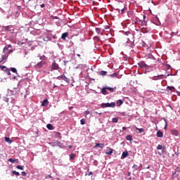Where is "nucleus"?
Masks as SVG:
<instances>
[{
    "label": "nucleus",
    "instance_id": "nucleus-1",
    "mask_svg": "<svg viewBox=\"0 0 180 180\" xmlns=\"http://www.w3.org/2000/svg\"><path fill=\"white\" fill-rule=\"evenodd\" d=\"M116 106V103L115 102L112 103H103L101 104V108H115Z\"/></svg>",
    "mask_w": 180,
    "mask_h": 180
},
{
    "label": "nucleus",
    "instance_id": "nucleus-2",
    "mask_svg": "<svg viewBox=\"0 0 180 180\" xmlns=\"http://www.w3.org/2000/svg\"><path fill=\"white\" fill-rule=\"evenodd\" d=\"M60 69V66H58V65L57 64V63L53 62L51 65V70H59Z\"/></svg>",
    "mask_w": 180,
    "mask_h": 180
},
{
    "label": "nucleus",
    "instance_id": "nucleus-3",
    "mask_svg": "<svg viewBox=\"0 0 180 180\" xmlns=\"http://www.w3.org/2000/svg\"><path fill=\"white\" fill-rule=\"evenodd\" d=\"M101 93L103 94V95H109V92H108V89L107 87H103L101 89Z\"/></svg>",
    "mask_w": 180,
    "mask_h": 180
},
{
    "label": "nucleus",
    "instance_id": "nucleus-4",
    "mask_svg": "<svg viewBox=\"0 0 180 180\" xmlns=\"http://www.w3.org/2000/svg\"><path fill=\"white\" fill-rule=\"evenodd\" d=\"M171 133L173 134V136H179V132L176 129H172Z\"/></svg>",
    "mask_w": 180,
    "mask_h": 180
},
{
    "label": "nucleus",
    "instance_id": "nucleus-5",
    "mask_svg": "<svg viewBox=\"0 0 180 180\" xmlns=\"http://www.w3.org/2000/svg\"><path fill=\"white\" fill-rule=\"evenodd\" d=\"M138 64L141 68H146L147 67V65L144 62H141Z\"/></svg>",
    "mask_w": 180,
    "mask_h": 180
},
{
    "label": "nucleus",
    "instance_id": "nucleus-6",
    "mask_svg": "<svg viewBox=\"0 0 180 180\" xmlns=\"http://www.w3.org/2000/svg\"><path fill=\"white\" fill-rule=\"evenodd\" d=\"M105 154H107V155H112L113 154V149L112 148H109V151H106Z\"/></svg>",
    "mask_w": 180,
    "mask_h": 180
},
{
    "label": "nucleus",
    "instance_id": "nucleus-7",
    "mask_svg": "<svg viewBox=\"0 0 180 180\" xmlns=\"http://www.w3.org/2000/svg\"><path fill=\"white\" fill-rule=\"evenodd\" d=\"M127 157H129V152H123L122 154V158H126Z\"/></svg>",
    "mask_w": 180,
    "mask_h": 180
},
{
    "label": "nucleus",
    "instance_id": "nucleus-8",
    "mask_svg": "<svg viewBox=\"0 0 180 180\" xmlns=\"http://www.w3.org/2000/svg\"><path fill=\"white\" fill-rule=\"evenodd\" d=\"M46 105H49V100L45 99L41 103V106H46Z\"/></svg>",
    "mask_w": 180,
    "mask_h": 180
},
{
    "label": "nucleus",
    "instance_id": "nucleus-9",
    "mask_svg": "<svg viewBox=\"0 0 180 180\" xmlns=\"http://www.w3.org/2000/svg\"><path fill=\"white\" fill-rule=\"evenodd\" d=\"M157 136H158V137H160V139H161L162 137L164 136V134L162 133V131H158L157 132Z\"/></svg>",
    "mask_w": 180,
    "mask_h": 180
},
{
    "label": "nucleus",
    "instance_id": "nucleus-10",
    "mask_svg": "<svg viewBox=\"0 0 180 180\" xmlns=\"http://www.w3.org/2000/svg\"><path fill=\"white\" fill-rule=\"evenodd\" d=\"M43 67V63L39 62L35 65V68H41Z\"/></svg>",
    "mask_w": 180,
    "mask_h": 180
},
{
    "label": "nucleus",
    "instance_id": "nucleus-11",
    "mask_svg": "<svg viewBox=\"0 0 180 180\" xmlns=\"http://www.w3.org/2000/svg\"><path fill=\"white\" fill-rule=\"evenodd\" d=\"M108 91H110V92H115V90L117 89L116 86H115L114 88L112 87H106Z\"/></svg>",
    "mask_w": 180,
    "mask_h": 180
},
{
    "label": "nucleus",
    "instance_id": "nucleus-12",
    "mask_svg": "<svg viewBox=\"0 0 180 180\" xmlns=\"http://www.w3.org/2000/svg\"><path fill=\"white\" fill-rule=\"evenodd\" d=\"M65 37H68V32H65L62 34L61 39L63 40H65Z\"/></svg>",
    "mask_w": 180,
    "mask_h": 180
},
{
    "label": "nucleus",
    "instance_id": "nucleus-13",
    "mask_svg": "<svg viewBox=\"0 0 180 180\" xmlns=\"http://www.w3.org/2000/svg\"><path fill=\"white\" fill-rule=\"evenodd\" d=\"M4 29L6 32H11V27L9 25L5 26L4 27Z\"/></svg>",
    "mask_w": 180,
    "mask_h": 180
},
{
    "label": "nucleus",
    "instance_id": "nucleus-14",
    "mask_svg": "<svg viewBox=\"0 0 180 180\" xmlns=\"http://www.w3.org/2000/svg\"><path fill=\"white\" fill-rule=\"evenodd\" d=\"M100 75H102V77H105V75H106V74H108V72L105 71V70H101L99 72Z\"/></svg>",
    "mask_w": 180,
    "mask_h": 180
},
{
    "label": "nucleus",
    "instance_id": "nucleus-15",
    "mask_svg": "<svg viewBox=\"0 0 180 180\" xmlns=\"http://www.w3.org/2000/svg\"><path fill=\"white\" fill-rule=\"evenodd\" d=\"M46 127L49 130H53L54 129V127H53V124H48L46 125Z\"/></svg>",
    "mask_w": 180,
    "mask_h": 180
},
{
    "label": "nucleus",
    "instance_id": "nucleus-16",
    "mask_svg": "<svg viewBox=\"0 0 180 180\" xmlns=\"http://www.w3.org/2000/svg\"><path fill=\"white\" fill-rule=\"evenodd\" d=\"M126 139L128 141H131L133 140V136L131 135H128V136H126Z\"/></svg>",
    "mask_w": 180,
    "mask_h": 180
},
{
    "label": "nucleus",
    "instance_id": "nucleus-17",
    "mask_svg": "<svg viewBox=\"0 0 180 180\" xmlns=\"http://www.w3.org/2000/svg\"><path fill=\"white\" fill-rule=\"evenodd\" d=\"M5 141H6V143H8L9 144H11L12 143V141L11 140V139L9 137H5L4 138Z\"/></svg>",
    "mask_w": 180,
    "mask_h": 180
},
{
    "label": "nucleus",
    "instance_id": "nucleus-18",
    "mask_svg": "<svg viewBox=\"0 0 180 180\" xmlns=\"http://www.w3.org/2000/svg\"><path fill=\"white\" fill-rule=\"evenodd\" d=\"M132 169H133L134 172L138 171L139 170V166L137 165H134L132 167Z\"/></svg>",
    "mask_w": 180,
    "mask_h": 180
},
{
    "label": "nucleus",
    "instance_id": "nucleus-19",
    "mask_svg": "<svg viewBox=\"0 0 180 180\" xmlns=\"http://www.w3.org/2000/svg\"><path fill=\"white\" fill-rule=\"evenodd\" d=\"M117 106H120L121 105H123V101H122L120 99L117 100Z\"/></svg>",
    "mask_w": 180,
    "mask_h": 180
},
{
    "label": "nucleus",
    "instance_id": "nucleus-20",
    "mask_svg": "<svg viewBox=\"0 0 180 180\" xmlns=\"http://www.w3.org/2000/svg\"><path fill=\"white\" fill-rule=\"evenodd\" d=\"M12 174L13 175H16L17 176H19V175H20V173H19L18 172H16L15 170L12 171Z\"/></svg>",
    "mask_w": 180,
    "mask_h": 180
},
{
    "label": "nucleus",
    "instance_id": "nucleus-21",
    "mask_svg": "<svg viewBox=\"0 0 180 180\" xmlns=\"http://www.w3.org/2000/svg\"><path fill=\"white\" fill-rule=\"evenodd\" d=\"M172 89L175 91V87L167 86V91H172Z\"/></svg>",
    "mask_w": 180,
    "mask_h": 180
},
{
    "label": "nucleus",
    "instance_id": "nucleus-22",
    "mask_svg": "<svg viewBox=\"0 0 180 180\" xmlns=\"http://www.w3.org/2000/svg\"><path fill=\"white\" fill-rule=\"evenodd\" d=\"M9 162H18V159H13L10 158L8 159Z\"/></svg>",
    "mask_w": 180,
    "mask_h": 180
},
{
    "label": "nucleus",
    "instance_id": "nucleus-23",
    "mask_svg": "<svg viewBox=\"0 0 180 180\" xmlns=\"http://www.w3.org/2000/svg\"><path fill=\"white\" fill-rule=\"evenodd\" d=\"M163 120L165 122V130H167V128L168 127V122L165 118H163Z\"/></svg>",
    "mask_w": 180,
    "mask_h": 180
},
{
    "label": "nucleus",
    "instance_id": "nucleus-24",
    "mask_svg": "<svg viewBox=\"0 0 180 180\" xmlns=\"http://www.w3.org/2000/svg\"><path fill=\"white\" fill-rule=\"evenodd\" d=\"M16 169H20L21 171H23V169H25V167L18 165V166L16 167Z\"/></svg>",
    "mask_w": 180,
    "mask_h": 180
},
{
    "label": "nucleus",
    "instance_id": "nucleus-25",
    "mask_svg": "<svg viewBox=\"0 0 180 180\" xmlns=\"http://www.w3.org/2000/svg\"><path fill=\"white\" fill-rule=\"evenodd\" d=\"M63 81H65V82H70V79H68L67 77H65V75H63Z\"/></svg>",
    "mask_w": 180,
    "mask_h": 180
},
{
    "label": "nucleus",
    "instance_id": "nucleus-26",
    "mask_svg": "<svg viewBox=\"0 0 180 180\" xmlns=\"http://www.w3.org/2000/svg\"><path fill=\"white\" fill-rule=\"evenodd\" d=\"M117 122H119V118L117 117L112 118V123H117Z\"/></svg>",
    "mask_w": 180,
    "mask_h": 180
},
{
    "label": "nucleus",
    "instance_id": "nucleus-27",
    "mask_svg": "<svg viewBox=\"0 0 180 180\" xmlns=\"http://www.w3.org/2000/svg\"><path fill=\"white\" fill-rule=\"evenodd\" d=\"M75 157H77V155L72 153V155H70V160H75Z\"/></svg>",
    "mask_w": 180,
    "mask_h": 180
},
{
    "label": "nucleus",
    "instance_id": "nucleus-28",
    "mask_svg": "<svg viewBox=\"0 0 180 180\" xmlns=\"http://www.w3.org/2000/svg\"><path fill=\"white\" fill-rule=\"evenodd\" d=\"M96 32L98 33V34H101V28L96 27Z\"/></svg>",
    "mask_w": 180,
    "mask_h": 180
},
{
    "label": "nucleus",
    "instance_id": "nucleus-29",
    "mask_svg": "<svg viewBox=\"0 0 180 180\" xmlns=\"http://www.w3.org/2000/svg\"><path fill=\"white\" fill-rule=\"evenodd\" d=\"M11 71H12V72H18V70L15 68H11Z\"/></svg>",
    "mask_w": 180,
    "mask_h": 180
},
{
    "label": "nucleus",
    "instance_id": "nucleus-30",
    "mask_svg": "<svg viewBox=\"0 0 180 180\" xmlns=\"http://www.w3.org/2000/svg\"><path fill=\"white\" fill-rule=\"evenodd\" d=\"M57 79H64V75H60V76H58V77H57Z\"/></svg>",
    "mask_w": 180,
    "mask_h": 180
},
{
    "label": "nucleus",
    "instance_id": "nucleus-31",
    "mask_svg": "<svg viewBox=\"0 0 180 180\" xmlns=\"http://www.w3.org/2000/svg\"><path fill=\"white\" fill-rule=\"evenodd\" d=\"M127 11V8L124 7L123 8H121V12H122V13H124V11Z\"/></svg>",
    "mask_w": 180,
    "mask_h": 180
},
{
    "label": "nucleus",
    "instance_id": "nucleus-32",
    "mask_svg": "<svg viewBox=\"0 0 180 180\" xmlns=\"http://www.w3.org/2000/svg\"><path fill=\"white\" fill-rule=\"evenodd\" d=\"M136 130H139V133H143V131H144V129L143 128L139 129L136 127Z\"/></svg>",
    "mask_w": 180,
    "mask_h": 180
},
{
    "label": "nucleus",
    "instance_id": "nucleus-33",
    "mask_svg": "<svg viewBox=\"0 0 180 180\" xmlns=\"http://www.w3.org/2000/svg\"><path fill=\"white\" fill-rule=\"evenodd\" d=\"M127 36H130V37H134L133 34L130 33V32H126Z\"/></svg>",
    "mask_w": 180,
    "mask_h": 180
},
{
    "label": "nucleus",
    "instance_id": "nucleus-34",
    "mask_svg": "<svg viewBox=\"0 0 180 180\" xmlns=\"http://www.w3.org/2000/svg\"><path fill=\"white\" fill-rule=\"evenodd\" d=\"M94 40H95L96 41H99V40H101V39L98 38V37H94Z\"/></svg>",
    "mask_w": 180,
    "mask_h": 180
},
{
    "label": "nucleus",
    "instance_id": "nucleus-35",
    "mask_svg": "<svg viewBox=\"0 0 180 180\" xmlns=\"http://www.w3.org/2000/svg\"><path fill=\"white\" fill-rule=\"evenodd\" d=\"M110 77H111L112 78H115V77H117V73H114V74H112V75H110Z\"/></svg>",
    "mask_w": 180,
    "mask_h": 180
},
{
    "label": "nucleus",
    "instance_id": "nucleus-36",
    "mask_svg": "<svg viewBox=\"0 0 180 180\" xmlns=\"http://www.w3.org/2000/svg\"><path fill=\"white\" fill-rule=\"evenodd\" d=\"M158 150H162V145H158L157 147Z\"/></svg>",
    "mask_w": 180,
    "mask_h": 180
},
{
    "label": "nucleus",
    "instance_id": "nucleus-37",
    "mask_svg": "<svg viewBox=\"0 0 180 180\" xmlns=\"http://www.w3.org/2000/svg\"><path fill=\"white\" fill-rule=\"evenodd\" d=\"M0 68L1 70H2L3 71H4V70L6 68V66H4V65H0Z\"/></svg>",
    "mask_w": 180,
    "mask_h": 180
},
{
    "label": "nucleus",
    "instance_id": "nucleus-38",
    "mask_svg": "<svg viewBox=\"0 0 180 180\" xmlns=\"http://www.w3.org/2000/svg\"><path fill=\"white\" fill-rule=\"evenodd\" d=\"M80 123H81V124H82V125L85 124V121L84 120V119H82V120H80Z\"/></svg>",
    "mask_w": 180,
    "mask_h": 180
},
{
    "label": "nucleus",
    "instance_id": "nucleus-39",
    "mask_svg": "<svg viewBox=\"0 0 180 180\" xmlns=\"http://www.w3.org/2000/svg\"><path fill=\"white\" fill-rule=\"evenodd\" d=\"M99 147H100V148H103V147H105V144L104 143H100Z\"/></svg>",
    "mask_w": 180,
    "mask_h": 180
},
{
    "label": "nucleus",
    "instance_id": "nucleus-40",
    "mask_svg": "<svg viewBox=\"0 0 180 180\" xmlns=\"http://www.w3.org/2000/svg\"><path fill=\"white\" fill-rule=\"evenodd\" d=\"M21 174L22 175V176H26L27 175L26 172H22Z\"/></svg>",
    "mask_w": 180,
    "mask_h": 180
},
{
    "label": "nucleus",
    "instance_id": "nucleus-41",
    "mask_svg": "<svg viewBox=\"0 0 180 180\" xmlns=\"http://www.w3.org/2000/svg\"><path fill=\"white\" fill-rule=\"evenodd\" d=\"M7 75H11V70H7V72H6Z\"/></svg>",
    "mask_w": 180,
    "mask_h": 180
},
{
    "label": "nucleus",
    "instance_id": "nucleus-42",
    "mask_svg": "<svg viewBox=\"0 0 180 180\" xmlns=\"http://www.w3.org/2000/svg\"><path fill=\"white\" fill-rule=\"evenodd\" d=\"M99 146H101V143H96V146H94V148H96V147H99Z\"/></svg>",
    "mask_w": 180,
    "mask_h": 180
},
{
    "label": "nucleus",
    "instance_id": "nucleus-43",
    "mask_svg": "<svg viewBox=\"0 0 180 180\" xmlns=\"http://www.w3.org/2000/svg\"><path fill=\"white\" fill-rule=\"evenodd\" d=\"M5 59V56H3L2 58L0 60V63H2Z\"/></svg>",
    "mask_w": 180,
    "mask_h": 180
},
{
    "label": "nucleus",
    "instance_id": "nucleus-44",
    "mask_svg": "<svg viewBox=\"0 0 180 180\" xmlns=\"http://www.w3.org/2000/svg\"><path fill=\"white\" fill-rule=\"evenodd\" d=\"M6 50H8V47L5 46V47L4 48L3 51H6Z\"/></svg>",
    "mask_w": 180,
    "mask_h": 180
},
{
    "label": "nucleus",
    "instance_id": "nucleus-45",
    "mask_svg": "<svg viewBox=\"0 0 180 180\" xmlns=\"http://www.w3.org/2000/svg\"><path fill=\"white\" fill-rule=\"evenodd\" d=\"M92 174H94V172H89L88 176H91V175H92Z\"/></svg>",
    "mask_w": 180,
    "mask_h": 180
},
{
    "label": "nucleus",
    "instance_id": "nucleus-46",
    "mask_svg": "<svg viewBox=\"0 0 180 180\" xmlns=\"http://www.w3.org/2000/svg\"><path fill=\"white\" fill-rule=\"evenodd\" d=\"M157 78H158V79H161L162 78V76H158Z\"/></svg>",
    "mask_w": 180,
    "mask_h": 180
},
{
    "label": "nucleus",
    "instance_id": "nucleus-47",
    "mask_svg": "<svg viewBox=\"0 0 180 180\" xmlns=\"http://www.w3.org/2000/svg\"><path fill=\"white\" fill-rule=\"evenodd\" d=\"M122 130L126 131V130H127V128L126 127H122Z\"/></svg>",
    "mask_w": 180,
    "mask_h": 180
},
{
    "label": "nucleus",
    "instance_id": "nucleus-48",
    "mask_svg": "<svg viewBox=\"0 0 180 180\" xmlns=\"http://www.w3.org/2000/svg\"><path fill=\"white\" fill-rule=\"evenodd\" d=\"M8 53H9V54H11V53H13V50H12V49H11V50H9V51H8Z\"/></svg>",
    "mask_w": 180,
    "mask_h": 180
},
{
    "label": "nucleus",
    "instance_id": "nucleus-49",
    "mask_svg": "<svg viewBox=\"0 0 180 180\" xmlns=\"http://www.w3.org/2000/svg\"><path fill=\"white\" fill-rule=\"evenodd\" d=\"M8 70H9L8 69V68H6L5 70H4L5 72H7V71H8Z\"/></svg>",
    "mask_w": 180,
    "mask_h": 180
},
{
    "label": "nucleus",
    "instance_id": "nucleus-50",
    "mask_svg": "<svg viewBox=\"0 0 180 180\" xmlns=\"http://www.w3.org/2000/svg\"><path fill=\"white\" fill-rule=\"evenodd\" d=\"M57 134H58L59 137L61 138V134L60 132H58Z\"/></svg>",
    "mask_w": 180,
    "mask_h": 180
},
{
    "label": "nucleus",
    "instance_id": "nucleus-51",
    "mask_svg": "<svg viewBox=\"0 0 180 180\" xmlns=\"http://www.w3.org/2000/svg\"><path fill=\"white\" fill-rule=\"evenodd\" d=\"M44 6H46L45 4H41V8H44Z\"/></svg>",
    "mask_w": 180,
    "mask_h": 180
},
{
    "label": "nucleus",
    "instance_id": "nucleus-52",
    "mask_svg": "<svg viewBox=\"0 0 180 180\" xmlns=\"http://www.w3.org/2000/svg\"><path fill=\"white\" fill-rule=\"evenodd\" d=\"M178 96H180V91H176Z\"/></svg>",
    "mask_w": 180,
    "mask_h": 180
},
{
    "label": "nucleus",
    "instance_id": "nucleus-53",
    "mask_svg": "<svg viewBox=\"0 0 180 180\" xmlns=\"http://www.w3.org/2000/svg\"><path fill=\"white\" fill-rule=\"evenodd\" d=\"M8 47L10 48V49H11L12 45H11V44H8Z\"/></svg>",
    "mask_w": 180,
    "mask_h": 180
},
{
    "label": "nucleus",
    "instance_id": "nucleus-54",
    "mask_svg": "<svg viewBox=\"0 0 180 180\" xmlns=\"http://www.w3.org/2000/svg\"><path fill=\"white\" fill-rule=\"evenodd\" d=\"M68 148H72V146H71V145L69 146H68Z\"/></svg>",
    "mask_w": 180,
    "mask_h": 180
},
{
    "label": "nucleus",
    "instance_id": "nucleus-55",
    "mask_svg": "<svg viewBox=\"0 0 180 180\" xmlns=\"http://www.w3.org/2000/svg\"><path fill=\"white\" fill-rule=\"evenodd\" d=\"M86 115H89V111H86Z\"/></svg>",
    "mask_w": 180,
    "mask_h": 180
},
{
    "label": "nucleus",
    "instance_id": "nucleus-56",
    "mask_svg": "<svg viewBox=\"0 0 180 180\" xmlns=\"http://www.w3.org/2000/svg\"><path fill=\"white\" fill-rule=\"evenodd\" d=\"M69 109H70V110H71V109H72V107H70Z\"/></svg>",
    "mask_w": 180,
    "mask_h": 180
},
{
    "label": "nucleus",
    "instance_id": "nucleus-57",
    "mask_svg": "<svg viewBox=\"0 0 180 180\" xmlns=\"http://www.w3.org/2000/svg\"><path fill=\"white\" fill-rule=\"evenodd\" d=\"M77 56H78V57H81V55H79V54H77Z\"/></svg>",
    "mask_w": 180,
    "mask_h": 180
},
{
    "label": "nucleus",
    "instance_id": "nucleus-58",
    "mask_svg": "<svg viewBox=\"0 0 180 180\" xmlns=\"http://www.w3.org/2000/svg\"><path fill=\"white\" fill-rule=\"evenodd\" d=\"M122 115H123V116H124V115H125L124 112H122Z\"/></svg>",
    "mask_w": 180,
    "mask_h": 180
},
{
    "label": "nucleus",
    "instance_id": "nucleus-59",
    "mask_svg": "<svg viewBox=\"0 0 180 180\" xmlns=\"http://www.w3.org/2000/svg\"><path fill=\"white\" fill-rule=\"evenodd\" d=\"M98 115H102V113H101V112H100V113H98Z\"/></svg>",
    "mask_w": 180,
    "mask_h": 180
},
{
    "label": "nucleus",
    "instance_id": "nucleus-60",
    "mask_svg": "<svg viewBox=\"0 0 180 180\" xmlns=\"http://www.w3.org/2000/svg\"><path fill=\"white\" fill-rule=\"evenodd\" d=\"M128 40H130V38H129V37H128Z\"/></svg>",
    "mask_w": 180,
    "mask_h": 180
},
{
    "label": "nucleus",
    "instance_id": "nucleus-61",
    "mask_svg": "<svg viewBox=\"0 0 180 180\" xmlns=\"http://www.w3.org/2000/svg\"><path fill=\"white\" fill-rule=\"evenodd\" d=\"M157 79V77H155V79Z\"/></svg>",
    "mask_w": 180,
    "mask_h": 180
},
{
    "label": "nucleus",
    "instance_id": "nucleus-62",
    "mask_svg": "<svg viewBox=\"0 0 180 180\" xmlns=\"http://www.w3.org/2000/svg\"><path fill=\"white\" fill-rule=\"evenodd\" d=\"M56 86H54L53 88H56Z\"/></svg>",
    "mask_w": 180,
    "mask_h": 180
},
{
    "label": "nucleus",
    "instance_id": "nucleus-63",
    "mask_svg": "<svg viewBox=\"0 0 180 180\" xmlns=\"http://www.w3.org/2000/svg\"><path fill=\"white\" fill-rule=\"evenodd\" d=\"M129 175L130 176V173H129Z\"/></svg>",
    "mask_w": 180,
    "mask_h": 180
}]
</instances>
